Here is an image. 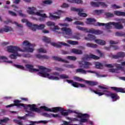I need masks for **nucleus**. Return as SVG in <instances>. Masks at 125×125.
Listing matches in <instances>:
<instances>
[{
    "label": "nucleus",
    "mask_w": 125,
    "mask_h": 125,
    "mask_svg": "<svg viewBox=\"0 0 125 125\" xmlns=\"http://www.w3.org/2000/svg\"><path fill=\"white\" fill-rule=\"evenodd\" d=\"M7 48L8 52L16 54V55L12 54L9 56L11 59H16L17 56H19L18 51H21L22 52H33L34 51L33 48L24 47L23 49L22 50L17 46H9Z\"/></svg>",
    "instance_id": "1"
},
{
    "label": "nucleus",
    "mask_w": 125,
    "mask_h": 125,
    "mask_svg": "<svg viewBox=\"0 0 125 125\" xmlns=\"http://www.w3.org/2000/svg\"><path fill=\"white\" fill-rule=\"evenodd\" d=\"M38 75L43 78H48L49 80L53 81H59L60 79L62 80H65L66 79H69V76L65 74H60L57 72H55L52 73V75L43 72H40L38 73Z\"/></svg>",
    "instance_id": "2"
},
{
    "label": "nucleus",
    "mask_w": 125,
    "mask_h": 125,
    "mask_svg": "<svg viewBox=\"0 0 125 125\" xmlns=\"http://www.w3.org/2000/svg\"><path fill=\"white\" fill-rule=\"evenodd\" d=\"M27 107H29L30 108L31 111L33 112H37V113H41L42 112L41 109H43L46 112H52L53 113H57V112H61L62 110V107H55L52 108V110L50 108L45 106H42L40 107V108L36 107V104H28L27 105Z\"/></svg>",
    "instance_id": "3"
},
{
    "label": "nucleus",
    "mask_w": 125,
    "mask_h": 125,
    "mask_svg": "<svg viewBox=\"0 0 125 125\" xmlns=\"http://www.w3.org/2000/svg\"><path fill=\"white\" fill-rule=\"evenodd\" d=\"M76 28L80 31H83L85 33H89L90 34H94L95 35H101V34H103V32L101 30H96L93 28H91L87 30V28L80 26H77Z\"/></svg>",
    "instance_id": "4"
},
{
    "label": "nucleus",
    "mask_w": 125,
    "mask_h": 125,
    "mask_svg": "<svg viewBox=\"0 0 125 125\" xmlns=\"http://www.w3.org/2000/svg\"><path fill=\"white\" fill-rule=\"evenodd\" d=\"M96 37L92 34H88V37H85V40L86 41H95V42L100 45H105L106 42L103 40H96Z\"/></svg>",
    "instance_id": "5"
},
{
    "label": "nucleus",
    "mask_w": 125,
    "mask_h": 125,
    "mask_svg": "<svg viewBox=\"0 0 125 125\" xmlns=\"http://www.w3.org/2000/svg\"><path fill=\"white\" fill-rule=\"evenodd\" d=\"M76 73H81V74H84V75L86 74V72L87 73H91L92 74H95L97 78H105V77H106L105 75H102L95 71H92L91 70L85 71V70L83 68H78L76 70Z\"/></svg>",
    "instance_id": "6"
},
{
    "label": "nucleus",
    "mask_w": 125,
    "mask_h": 125,
    "mask_svg": "<svg viewBox=\"0 0 125 125\" xmlns=\"http://www.w3.org/2000/svg\"><path fill=\"white\" fill-rule=\"evenodd\" d=\"M75 114H77V118H79L80 119V123H87L88 122V118H89V115L86 113H81L76 112Z\"/></svg>",
    "instance_id": "7"
},
{
    "label": "nucleus",
    "mask_w": 125,
    "mask_h": 125,
    "mask_svg": "<svg viewBox=\"0 0 125 125\" xmlns=\"http://www.w3.org/2000/svg\"><path fill=\"white\" fill-rule=\"evenodd\" d=\"M61 30L62 32V36L66 39L69 38L67 36H71L72 35V30L69 28L63 27L61 29Z\"/></svg>",
    "instance_id": "8"
},
{
    "label": "nucleus",
    "mask_w": 125,
    "mask_h": 125,
    "mask_svg": "<svg viewBox=\"0 0 125 125\" xmlns=\"http://www.w3.org/2000/svg\"><path fill=\"white\" fill-rule=\"evenodd\" d=\"M71 10L72 11H76V12H78V14L79 16H80L81 17H86L87 16V14H86V13H82L83 12V9L72 7L71 8Z\"/></svg>",
    "instance_id": "9"
},
{
    "label": "nucleus",
    "mask_w": 125,
    "mask_h": 125,
    "mask_svg": "<svg viewBox=\"0 0 125 125\" xmlns=\"http://www.w3.org/2000/svg\"><path fill=\"white\" fill-rule=\"evenodd\" d=\"M63 13V11L58 10L57 12H55L54 14H56L58 16H55L52 14H50V17L51 19H54V20H57V19H60V16Z\"/></svg>",
    "instance_id": "10"
},
{
    "label": "nucleus",
    "mask_w": 125,
    "mask_h": 125,
    "mask_svg": "<svg viewBox=\"0 0 125 125\" xmlns=\"http://www.w3.org/2000/svg\"><path fill=\"white\" fill-rule=\"evenodd\" d=\"M99 58V57L93 54H85L84 55V58H83V60H88V59H94V60H98Z\"/></svg>",
    "instance_id": "11"
},
{
    "label": "nucleus",
    "mask_w": 125,
    "mask_h": 125,
    "mask_svg": "<svg viewBox=\"0 0 125 125\" xmlns=\"http://www.w3.org/2000/svg\"><path fill=\"white\" fill-rule=\"evenodd\" d=\"M125 53L124 52H119L116 55H112L111 58L113 59H119V58H125Z\"/></svg>",
    "instance_id": "12"
},
{
    "label": "nucleus",
    "mask_w": 125,
    "mask_h": 125,
    "mask_svg": "<svg viewBox=\"0 0 125 125\" xmlns=\"http://www.w3.org/2000/svg\"><path fill=\"white\" fill-rule=\"evenodd\" d=\"M61 114L62 115V116H64V117H66L68 116L69 114H71L72 113H75L76 114V112L74 111L73 110H71L70 109L68 110H65L63 108H62V110H61Z\"/></svg>",
    "instance_id": "13"
},
{
    "label": "nucleus",
    "mask_w": 125,
    "mask_h": 125,
    "mask_svg": "<svg viewBox=\"0 0 125 125\" xmlns=\"http://www.w3.org/2000/svg\"><path fill=\"white\" fill-rule=\"evenodd\" d=\"M113 22H109L107 23H101V22H97L96 26H99L100 27L101 26H105L106 29H112V26L111 25H113L112 23Z\"/></svg>",
    "instance_id": "14"
},
{
    "label": "nucleus",
    "mask_w": 125,
    "mask_h": 125,
    "mask_svg": "<svg viewBox=\"0 0 125 125\" xmlns=\"http://www.w3.org/2000/svg\"><path fill=\"white\" fill-rule=\"evenodd\" d=\"M81 65V68H83V69H89L90 66H91V63L89 62H84V63H82V62H79Z\"/></svg>",
    "instance_id": "15"
},
{
    "label": "nucleus",
    "mask_w": 125,
    "mask_h": 125,
    "mask_svg": "<svg viewBox=\"0 0 125 125\" xmlns=\"http://www.w3.org/2000/svg\"><path fill=\"white\" fill-rule=\"evenodd\" d=\"M111 89L115 91V92H121V93H125V90L124 88L117 87H111Z\"/></svg>",
    "instance_id": "16"
},
{
    "label": "nucleus",
    "mask_w": 125,
    "mask_h": 125,
    "mask_svg": "<svg viewBox=\"0 0 125 125\" xmlns=\"http://www.w3.org/2000/svg\"><path fill=\"white\" fill-rule=\"evenodd\" d=\"M112 24L115 27V29H117V30L124 29V26H123V24L120 22H112Z\"/></svg>",
    "instance_id": "17"
},
{
    "label": "nucleus",
    "mask_w": 125,
    "mask_h": 125,
    "mask_svg": "<svg viewBox=\"0 0 125 125\" xmlns=\"http://www.w3.org/2000/svg\"><path fill=\"white\" fill-rule=\"evenodd\" d=\"M90 91H91L92 92H94V93H95L96 94H98L99 95V96H102V95H104V94H105V93L107 92V93H109L110 92H109V91L107 90H104L103 91V93L102 92H98L97 91H95L91 88H89Z\"/></svg>",
    "instance_id": "18"
},
{
    "label": "nucleus",
    "mask_w": 125,
    "mask_h": 125,
    "mask_svg": "<svg viewBox=\"0 0 125 125\" xmlns=\"http://www.w3.org/2000/svg\"><path fill=\"white\" fill-rule=\"evenodd\" d=\"M25 67L29 70L30 72H39L40 71V70L37 68H34V65L32 64H27L25 65Z\"/></svg>",
    "instance_id": "19"
},
{
    "label": "nucleus",
    "mask_w": 125,
    "mask_h": 125,
    "mask_svg": "<svg viewBox=\"0 0 125 125\" xmlns=\"http://www.w3.org/2000/svg\"><path fill=\"white\" fill-rule=\"evenodd\" d=\"M13 104H11L9 105H7L6 107V108H9L10 107H13L14 106H16L17 107H20V103H19V102L18 101V100H15L14 101Z\"/></svg>",
    "instance_id": "20"
},
{
    "label": "nucleus",
    "mask_w": 125,
    "mask_h": 125,
    "mask_svg": "<svg viewBox=\"0 0 125 125\" xmlns=\"http://www.w3.org/2000/svg\"><path fill=\"white\" fill-rule=\"evenodd\" d=\"M52 58L55 60V61H58L59 62H63V63H69V61L62 59V58L58 57L53 56Z\"/></svg>",
    "instance_id": "21"
},
{
    "label": "nucleus",
    "mask_w": 125,
    "mask_h": 125,
    "mask_svg": "<svg viewBox=\"0 0 125 125\" xmlns=\"http://www.w3.org/2000/svg\"><path fill=\"white\" fill-rule=\"evenodd\" d=\"M38 68L39 70H41V71H42L43 72H46V73H49L51 72V69L50 68H47L42 65H39Z\"/></svg>",
    "instance_id": "22"
},
{
    "label": "nucleus",
    "mask_w": 125,
    "mask_h": 125,
    "mask_svg": "<svg viewBox=\"0 0 125 125\" xmlns=\"http://www.w3.org/2000/svg\"><path fill=\"white\" fill-rule=\"evenodd\" d=\"M72 52L74 54H77V55H81L83 54V51L80 49H77L75 48L72 50Z\"/></svg>",
    "instance_id": "23"
},
{
    "label": "nucleus",
    "mask_w": 125,
    "mask_h": 125,
    "mask_svg": "<svg viewBox=\"0 0 125 125\" xmlns=\"http://www.w3.org/2000/svg\"><path fill=\"white\" fill-rule=\"evenodd\" d=\"M110 97L112 98V99H115L116 101L120 99V96H119L117 93H111Z\"/></svg>",
    "instance_id": "24"
},
{
    "label": "nucleus",
    "mask_w": 125,
    "mask_h": 125,
    "mask_svg": "<svg viewBox=\"0 0 125 125\" xmlns=\"http://www.w3.org/2000/svg\"><path fill=\"white\" fill-rule=\"evenodd\" d=\"M36 58H39V59H49V57L47 55H42L40 54H37L35 55Z\"/></svg>",
    "instance_id": "25"
},
{
    "label": "nucleus",
    "mask_w": 125,
    "mask_h": 125,
    "mask_svg": "<svg viewBox=\"0 0 125 125\" xmlns=\"http://www.w3.org/2000/svg\"><path fill=\"white\" fill-rule=\"evenodd\" d=\"M26 25L27 27L30 28L32 31H34V32L36 31V28H35V24H32V23L27 21L26 22Z\"/></svg>",
    "instance_id": "26"
},
{
    "label": "nucleus",
    "mask_w": 125,
    "mask_h": 125,
    "mask_svg": "<svg viewBox=\"0 0 125 125\" xmlns=\"http://www.w3.org/2000/svg\"><path fill=\"white\" fill-rule=\"evenodd\" d=\"M34 26V28H35V31H36L37 29H38V30H42L44 29L45 27V25H44V24H35Z\"/></svg>",
    "instance_id": "27"
},
{
    "label": "nucleus",
    "mask_w": 125,
    "mask_h": 125,
    "mask_svg": "<svg viewBox=\"0 0 125 125\" xmlns=\"http://www.w3.org/2000/svg\"><path fill=\"white\" fill-rule=\"evenodd\" d=\"M28 9L30 10L27 11V13L29 14H31L32 15H36V13H35L34 10H36V7H28Z\"/></svg>",
    "instance_id": "28"
},
{
    "label": "nucleus",
    "mask_w": 125,
    "mask_h": 125,
    "mask_svg": "<svg viewBox=\"0 0 125 125\" xmlns=\"http://www.w3.org/2000/svg\"><path fill=\"white\" fill-rule=\"evenodd\" d=\"M22 44H23V45H24L25 46H27V47H29V48H31L30 47V46H34V45H35L33 44H31V43H29V41H23V42H22Z\"/></svg>",
    "instance_id": "29"
},
{
    "label": "nucleus",
    "mask_w": 125,
    "mask_h": 125,
    "mask_svg": "<svg viewBox=\"0 0 125 125\" xmlns=\"http://www.w3.org/2000/svg\"><path fill=\"white\" fill-rule=\"evenodd\" d=\"M86 83L89 84L91 86H94V85H97L98 84V83L96 82L89 81H85Z\"/></svg>",
    "instance_id": "30"
},
{
    "label": "nucleus",
    "mask_w": 125,
    "mask_h": 125,
    "mask_svg": "<svg viewBox=\"0 0 125 125\" xmlns=\"http://www.w3.org/2000/svg\"><path fill=\"white\" fill-rule=\"evenodd\" d=\"M3 30L5 33H8V32H11L13 31L12 28L6 25L5 26L4 28H3Z\"/></svg>",
    "instance_id": "31"
},
{
    "label": "nucleus",
    "mask_w": 125,
    "mask_h": 125,
    "mask_svg": "<svg viewBox=\"0 0 125 125\" xmlns=\"http://www.w3.org/2000/svg\"><path fill=\"white\" fill-rule=\"evenodd\" d=\"M87 21H86V24L90 25V24H92V23H94L96 22V20L95 19H92V18H88L86 19Z\"/></svg>",
    "instance_id": "32"
},
{
    "label": "nucleus",
    "mask_w": 125,
    "mask_h": 125,
    "mask_svg": "<svg viewBox=\"0 0 125 125\" xmlns=\"http://www.w3.org/2000/svg\"><path fill=\"white\" fill-rule=\"evenodd\" d=\"M42 10L37 12L36 13V15H37L38 16H41V17H43V18H46V15L45 14H42Z\"/></svg>",
    "instance_id": "33"
},
{
    "label": "nucleus",
    "mask_w": 125,
    "mask_h": 125,
    "mask_svg": "<svg viewBox=\"0 0 125 125\" xmlns=\"http://www.w3.org/2000/svg\"><path fill=\"white\" fill-rule=\"evenodd\" d=\"M116 37H125V33L122 31H117L115 33Z\"/></svg>",
    "instance_id": "34"
},
{
    "label": "nucleus",
    "mask_w": 125,
    "mask_h": 125,
    "mask_svg": "<svg viewBox=\"0 0 125 125\" xmlns=\"http://www.w3.org/2000/svg\"><path fill=\"white\" fill-rule=\"evenodd\" d=\"M86 46L87 47H91V48H96V47H97V44L92 43H87Z\"/></svg>",
    "instance_id": "35"
},
{
    "label": "nucleus",
    "mask_w": 125,
    "mask_h": 125,
    "mask_svg": "<svg viewBox=\"0 0 125 125\" xmlns=\"http://www.w3.org/2000/svg\"><path fill=\"white\" fill-rule=\"evenodd\" d=\"M90 4L91 6H93V7H99L100 6L99 1H98V2L91 1L90 2Z\"/></svg>",
    "instance_id": "36"
},
{
    "label": "nucleus",
    "mask_w": 125,
    "mask_h": 125,
    "mask_svg": "<svg viewBox=\"0 0 125 125\" xmlns=\"http://www.w3.org/2000/svg\"><path fill=\"white\" fill-rule=\"evenodd\" d=\"M103 12H104V10H95L93 11V13L97 15H100Z\"/></svg>",
    "instance_id": "37"
},
{
    "label": "nucleus",
    "mask_w": 125,
    "mask_h": 125,
    "mask_svg": "<svg viewBox=\"0 0 125 125\" xmlns=\"http://www.w3.org/2000/svg\"><path fill=\"white\" fill-rule=\"evenodd\" d=\"M95 66L97 69H102L103 68V64L100 62H96L95 63Z\"/></svg>",
    "instance_id": "38"
},
{
    "label": "nucleus",
    "mask_w": 125,
    "mask_h": 125,
    "mask_svg": "<svg viewBox=\"0 0 125 125\" xmlns=\"http://www.w3.org/2000/svg\"><path fill=\"white\" fill-rule=\"evenodd\" d=\"M9 121V118H5L3 119H0V125H2V124H6Z\"/></svg>",
    "instance_id": "39"
},
{
    "label": "nucleus",
    "mask_w": 125,
    "mask_h": 125,
    "mask_svg": "<svg viewBox=\"0 0 125 125\" xmlns=\"http://www.w3.org/2000/svg\"><path fill=\"white\" fill-rule=\"evenodd\" d=\"M43 41L47 43H50V42H51V40L50 39V38L47 37H44L43 38Z\"/></svg>",
    "instance_id": "40"
},
{
    "label": "nucleus",
    "mask_w": 125,
    "mask_h": 125,
    "mask_svg": "<svg viewBox=\"0 0 125 125\" xmlns=\"http://www.w3.org/2000/svg\"><path fill=\"white\" fill-rule=\"evenodd\" d=\"M14 66L17 68V69H20L23 70H25V67L23 65L14 64Z\"/></svg>",
    "instance_id": "41"
},
{
    "label": "nucleus",
    "mask_w": 125,
    "mask_h": 125,
    "mask_svg": "<svg viewBox=\"0 0 125 125\" xmlns=\"http://www.w3.org/2000/svg\"><path fill=\"white\" fill-rule=\"evenodd\" d=\"M66 58L68 60H71L72 61H76V60H77V58L75 56H68L66 57Z\"/></svg>",
    "instance_id": "42"
},
{
    "label": "nucleus",
    "mask_w": 125,
    "mask_h": 125,
    "mask_svg": "<svg viewBox=\"0 0 125 125\" xmlns=\"http://www.w3.org/2000/svg\"><path fill=\"white\" fill-rule=\"evenodd\" d=\"M104 15L106 16L108 18H111L112 17H114V14L111 13L110 12L105 13L104 14Z\"/></svg>",
    "instance_id": "43"
},
{
    "label": "nucleus",
    "mask_w": 125,
    "mask_h": 125,
    "mask_svg": "<svg viewBox=\"0 0 125 125\" xmlns=\"http://www.w3.org/2000/svg\"><path fill=\"white\" fill-rule=\"evenodd\" d=\"M73 79L77 82H84V80L82 78H81L78 76H75L73 78Z\"/></svg>",
    "instance_id": "44"
},
{
    "label": "nucleus",
    "mask_w": 125,
    "mask_h": 125,
    "mask_svg": "<svg viewBox=\"0 0 125 125\" xmlns=\"http://www.w3.org/2000/svg\"><path fill=\"white\" fill-rule=\"evenodd\" d=\"M46 25L49 27H54V26H55V23L52 21H48L46 23Z\"/></svg>",
    "instance_id": "45"
},
{
    "label": "nucleus",
    "mask_w": 125,
    "mask_h": 125,
    "mask_svg": "<svg viewBox=\"0 0 125 125\" xmlns=\"http://www.w3.org/2000/svg\"><path fill=\"white\" fill-rule=\"evenodd\" d=\"M72 86H74V87H80V83H78V82H73V83H72Z\"/></svg>",
    "instance_id": "46"
},
{
    "label": "nucleus",
    "mask_w": 125,
    "mask_h": 125,
    "mask_svg": "<svg viewBox=\"0 0 125 125\" xmlns=\"http://www.w3.org/2000/svg\"><path fill=\"white\" fill-rule=\"evenodd\" d=\"M64 67H65L66 68H70V69H73L74 68H75V66H74L73 64H64L63 65Z\"/></svg>",
    "instance_id": "47"
},
{
    "label": "nucleus",
    "mask_w": 125,
    "mask_h": 125,
    "mask_svg": "<svg viewBox=\"0 0 125 125\" xmlns=\"http://www.w3.org/2000/svg\"><path fill=\"white\" fill-rule=\"evenodd\" d=\"M42 3L44 4H51V3H52V1L50 0H45L42 1Z\"/></svg>",
    "instance_id": "48"
},
{
    "label": "nucleus",
    "mask_w": 125,
    "mask_h": 125,
    "mask_svg": "<svg viewBox=\"0 0 125 125\" xmlns=\"http://www.w3.org/2000/svg\"><path fill=\"white\" fill-rule=\"evenodd\" d=\"M73 24L74 25H82V26H83V22H82L79 21H74L73 22Z\"/></svg>",
    "instance_id": "49"
},
{
    "label": "nucleus",
    "mask_w": 125,
    "mask_h": 125,
    "mask_svg": "<svg viewBox=\"0 0 125 125\" xmlns=\"http://www.w3.org/2000/svg\"><path fill=\"white\" fill-rule=\"evenodd\" d=\"M99 4L100 6H102V7H107V4H106L104 2L99 1Z\"/></svg>",
    "instance_id": "50"
},
{
    "label": "nucleus",
    "mask_w": 125,
    "mask_h": 125,
    "mask_svg": "<svg viewBox=\"0 0 125 125\" xmlns=\"http://www.w3.org/2000/svg\"><path fill=\"white\" fill-rule=\"evenodd\" d=\"M68 42L70 44L77 45L78 44L79 42L77 41H69Z\"/></svg>",
    "instance_id": "51"
},
{
    "label": "nucleus",
    "mask_w": 125,
    "mask_h": 125,
    "mask_svg": "<svg viewBox=\"0 0 125 125\" xmlns=\"http://www.w3.org/2000/svg\"><path fill=\"white\" fill-rule=\"evenodd\" d=\"M55 70L58 72H63V71H64L63 68L58 67H55Z\"/></svg>",
    "instance_id": "52"
},
{
    "label": "nucleus",
    "mask_w": 125,
    "mask_h": 125,
    "mask_svg": "<svg viewBox=\"0 0 125 125\" xmlns=\"http://www.w3.org/2000/svg\"><path fill=\"white\" fill-rule=\"evenodd\" d=\"M42 116H44V117H46V118H51V114H47V113H43Z\"/></svg>",
    "instance_id": "53"
},
{
    "label": "nucleus",
    "mask_w": 125,
    "mask_h": 125,
    "mask_svg": "<svg viewBox=\"0 0 125 125\" xmlns=\"http://www.w3.org/2000/svg\"><path fill=\"white\" fill-rule=\"evenodd\" d=\"M110 47H113L114 50H118L120 49V47L118 46V45H110Z\"/></svg>",
    "instance_id": "54"
},
{
    "label": "nucleus",
    "mask_w": 125,
    "mask_h": 125,
    "mask_svg": "<svg viewBox=\"0 0 125 125\" xmlns=\"http://www.w3.org/2000/svg\"><path fill=\"white\" fill-rule=\"evenodd\" d=\"M19 15L21 17H27V15L22 13V11L21 10L19 11Z\"/></svg>",
    "instance_id": "55"
},
{
    "label": "nucleus",
    "mask_w": 125,
    "mask_h": 125,
    "mask_svg": "<svg viewBox=\"0 0 125 125\" xmlns=\"http://www.w3.org/2000/svg\"><path fill=\"white\" fill-rule=\"evenodd\" d=\"M38 52L40 53L42 52V53H46V50L43 49V48H41L38 49Z\"/></svg>",
    "instance_id": "56"
},
{
    "label": "nucleus",
    "mask_w": 125,
    "mask_h": 125,
    "mask_svg": "<svg viewBox=\"0 0 125 125\" xmlns=\"http://www.w3.org/2000/svg\"><path fill=\"white\" fill-rule=\"evenodd\" d=\"M105 67H106L107 68H113L114 67V63L113 64H105Z\"/></svg>",
    "instance_id": "57"
},
{
    "label": "nucleus",
    "mask_w": 125,
    "mask_h": 125,
    "mask_svg": "<svg viewBox=\"0 0 125 125\" xmlns=\"http://www.w3.org/2000/svg\"><path fill=\"white\" fill-rule=\"evenodd\" d=\"M117 71H118V69L114 68H111L109 69V72L110 73H117Z\"/></svg>",
    "instance_id": "58"
},
{
    "label": "nucleus",
    "mask_w": 125,
    "mask_h": 125,
    "mask_svg": "<svg viewBox=\"0 0 125 125\" xmlns=\"http://www.w3.org/2000/svg\"><path fill=\"white\" fill-rule=\"evenodd\" d=\"M111 7H113L114 9H118V8H121V6L117 5L116 4H112Z\"/></svg>",
    "instance_id": "59"
},
{
    "label": "nucleus",
    "mask_w": 125,
    "mask_h": 125,
    "mask_svg": "<svg viewBox=\"0 0 125 125\" xmlns=\"http://www.w3.org/2000/svg\"><path fill=\"white\" fill-rule=\"evenodd\" d=\"M113 65L115 67H116L117 70H119V69L121 68L122 66H121V64H118V63H113Z\"/></svg>",
    "instance_id": "60"
},
{
    "label": "nucleus",
    "mask_w": 125,
    "mask_h": 125,
    "mask_svg": "<svg viewBox=\"0 0 125 125\" xmlns=\"http://www.w3.org/2000/svg\"><path fill=\"white\" fill-rule=\"evenodd\" d=\"M8 12H9V14H10V15H11L12 16H17V15L14 12H12V11H9Z\"/></svg>",
    "instance_id": "61"
},
{
    "label": "nucleus",
    "mask_w": 125,
    "mask_h": 125,
    "mask_svg": "<svg viewBox=\"0 0 125 125\" xmlns=\"http://www.w3.org/2000/svg\"><path fill=\"white\" fill-rule=\"evenodd\" d=\"M74 3L80 4V3H83V1L82 0H75Z\"/></svg>",
    "instance_id": "62"
},
{
    "label": "nucleus",
    "mask_w": 125,
    "mask_h": 125,
    "mask_svg": "<svg viewBox=\"0 0 125 125\" xmlns=\"http://www.w3.org/2000/svg\"><path fill=\"white\" fill-rule=\"evenodd\" d=\"M64 21H67L68 22H72V21H73V19L69 17H66Z\"/></svg>",
    "instance_id": "63"
},
{
    "label": "nucleus",
    "mask_w": 125,
    "mask_h": 125,
    "mask_svg": "<svg viewBox=\"0 0 125 125\" xmlns=\"http://www.w3.org/2000/svg\"><path fill=\"white\" fill-rule=\"evenodd\" d=\"M118 21H119V23H120V24L124 23H125V19H120L118 20Z\"/></svg>",
    "instance_id": "64"
}]
</instances>
